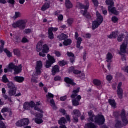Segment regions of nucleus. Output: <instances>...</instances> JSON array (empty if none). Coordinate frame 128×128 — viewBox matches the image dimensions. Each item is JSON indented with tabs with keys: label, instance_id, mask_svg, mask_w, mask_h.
I'll use <instances>...</instances> for the list:
<instances>
[{
	"label": "nucleus",
	"instance_id": "1",
	"mask_svg": "<svg viewBox=\"0 0 128 128\" xmlns=\"http://www.w3.org/2000/svg\"><path fill=\"white\" fill-rule=\"evenodd\" d=\"M88 114L90 116L89 118H88V122H94L95 124H97L99 126H102V124H104L106 122L104 116L102 115H98L97 116H95L94 114L92 111L88 112Z\"/></svg>",
	"mask_w": 128,
	"mask_h": 128
},
{
	"label": "nucleus",
	"instance_id": "2",
	"mask_svg": "<svg viewBox=\"0 0 128 128\" xmlns=\"http://www.w3.org/2000/svg\"><path fill=\"white\" fill-rule=\"evenodd\" d=\"M40 106V102H37L36 104L32 101L31 102H26L24 104V109L25 110H30V108H34L35 110H38V112L42 114L44 112L42 110L38 107Z\"/></svg>",
	"mask_w": 128,
	"mask_h": 128
},
{
	"label": "nucleus",
	"instance_id": "3",
	"mask_svg": "<svg viewBox=\"0 0 128 128\" xmlns=\"http://www.w3.org/2000/svg\"><path fill=\"white\" fill-rule=\"evenodd\" d=\"M42 61H38L36 62V72L35 74H33V77L32 78V82H36V84L38 82V80H34V78H38V76H40L42 74Z\"/></svg>",
	"mask_w": 128,
	"mask_h": 128
},
{
	"label": "nucleus",
	"instance_id": "4",
	"mask_svg": "<svg viewBox=\"0 0 128 128\" xmlns=\"http://www.w3.org/2000/svg\"><path fill=\"white\" fill-rule=\"evenodd\" d=\"M80 92V88H78L76 90L73 91V94L72 95V98H74L72 100L73 106H80V102L82 100V96H78V94Z\"/></svg>",
	"mask_w": 128,
	"mask_h": 128
},
{
	"label": "nucleus",
	"instance_id": "5",
	"mask_svg": "<svg viewBox=\"0 0 128 128\" xmlns=\"http://www.w3.org/2000/svg\"><path fill=\"white\" fill-rule=\"evenodd\" d=\"M78 6L79 8L81 10H81L82 14L84 16H86V18L88 20L92 18V16H90V14L88 12V8H90V2H88L86 6H84L82 4H79Z\"/></svg>",
	"mask_w": 128,
	"mask_h": 128
},
{
	"label": "nucleus",
	"instance_id": "6",
	"mask_svg": "<svg viewBox=\"0 0 128 128\" xmlns=\"http://www.w3.org/2000/svg\"><path fill=\"white\" fill-rule=\"evenodd\" d=\"M96 16L97 20L93 22L92 25V28L94 30H96V28H98L104 22V18L98 12H96Z\"/></svg>",
	"mask_w": 128,
	"mask_h": 128
},
{
	"label": "nucleus",
	"instance_id": "7",
	"mask_svg": "<svg viewBox=\"0 0 128 128\" xmlns=\"http://www.w3.org/2000/svg\"><path fill=\"white\" fill-rule=\"evenodd\" d=\"M28 23V20H19L16 23L12 24L13 28H19L20 30H24L26 26V24Z\"/></svg>",
	"mask_w": 128,
	"mask_h": 128
},
{
	"label": "nucleus",
	"instance_id": "8",
	"mask_svg": "<svg viewBox=\"0 0 128 128\" xmlns=\"http://www.w3.org/2000/svg\"><path fill=\"white\" fill-rule=\"evenodd\" d=\"M10 70H14V74H18L22 72V65L19 66H16L15 64L14 63H10L8 66Z\"/></svg>",
	"mask_w": 128,
	"mask_h": 128
},
{
	"label": "nucleus",
	"instance_id": "9",
	"mask_svg": "<svg viewBox=\"0 0 128 128\" xmlns=\"http://www.w3.org/2000/svg\"><path fill=\"white\" fill-rule=\"evenodd\" d=\"M8 88H10L8 94L10 96H16V88L13 82H10L8 84Z\"/></svg>",
	"mask_w": 128,
	"mask_h": 128
},
{
	"label": "nucleus",
	"instance_id": "10",
	"mask_svg": "<svg viewBox=\"0 0 128 128\" xmlns=\"http://www.w3.org/2000/svg\"><path fill=\"white\" fill-rule=\"evenodd\" d=\"M48 60L46 62V64L45 66L46 68H50L52 67V66L56 62V59H54V57L51 56L50 54L48 55Z\"/></svg>",
	"mask_w": 128,
	"mask_h": 128
},
{
	"label": "nucleus",
	"instance_id": "11",
	"mask_svg": "<svg viewBox=\"0 0 128 128\" xmlns=\"http://www.w3.org/2000/svg\"><path fill=\"white\" fill-rule=\"evenodd\" d=\"M113 58H114V56L112 55V53L108 52L106 54V62L108 63V68L109 70H110L112 69L111 62H112Z\"/></svg>",
	"mask_w": 128,
	"mask_h": 128
},
{
	"label": "nucleus",
	"instance_id": "12",
	"mask_svg": "<svg viewBox=\"0 0 128 128\" xmlns=\"http://www.w3.org/2000/svg\"><path fill=\"white\" fill-rule=\"evenodd\" d=\"M122 82H120L118 84L117 90L118 98L120 100L122 98V96H124V90L122 88Z\"/></svg>",
	"mask_w": 128,
	"mask_h": 128
},
{
	"label": "nucleus",
	"instance_id": "13",
	"mask_svg": "<svg viewBox=\"0 0 128 128\" xmlns=\"http://www.w3.org/2000/svg\"><path fill=\"white\" fill-rule=\"evenodd\" d=\"M72 115L73 116V118L75 122H78V118H80V116H81L80 110H74L72 112Z\"/></svg>",
	"mask_w": 128,
	"mask_h": 128
},
{
	"label": "nucleus",
	"instance_id": "14",
	"mask_svg": "<svg viewBox=\"0 0 128 128\" xmlns=\"http://www.w3.org/2000/svg\"><path fill=\"white\" fill-rule=\"evenodd\" d=\"M126 48H128V42H125L120 46V54L122 56V54H126Z\"/></svg>",
	"mask_w": 128,
	"mask_h": 128
},
{
	"label": "nucleus",
	"instance_id": "15",
	"mask_svg": "<svg viewBox=\"0 0 128 128\" xmlns=\"http://www.w3.org/2000/svg\"><path fill=\"white\" fill-rule=\"evenodd\" d=\"M36 116L37 118H35L34 120L36 124H40L44 122V120H42V118L44 116L42 114H37Z\"/></svg>",
	"mask_w": 128,
	"mask_h": 128
},
{
	"label": "nucleus",
	"instance_id": "16",
	"mask_svg": "<svg viewBox=\"0 0 128 128\" xmlns=\"http://www.w3.org/2000/svg\"><path fill=\"white\" fill-rule=\"evenodd\" d=\"M44 44V41L41 40L37 44L36 47V50L38 52H42V50Z\"/></svg>",
	"mask_w": 128,
	"mask_h": 128
},
{
	"label": "nucleus",
	"instance_id": "17",
	"mask_svg": "<svg viewBox=\"0 0 128 128\" xmlns=\"http://www.w3.org/2000/svg\"><path fill=\"white\" fill-rule=\"evenodd\" d=\"M108 10L110 12H111V14H115L116 16H118L120 14V12L116 10V8H112V6H108Z\"/></svg>",
	"mask_w": 128,
	"mask_h": 128
},
{
	"label": "nucleus",
	"instance_id": "18",
	"mask_svg": "<svg viewBox=\"0 0 128 128\" xmlns=\"http://www.w3.org/2000/svg\"><path fill=\"white\" fill-rule=\"evenodd\" d=\"M14 82L22 84L24 82V78L22 76H16L14 78Z\"/></svg>",
	"mask_w": 128,
	"mask_h": 128
},
{
	"label": "nucleus",
	"instance_id": "19",
	"mask_svg": "<svg viewBox=\"0 0 128 128\" xmlns=\"http://www.w3.org/2000/svg\"><path fill=\"white\" fill-rule=\"evenodd\" d=\"M57 72H60V67L58 66H55L52 68V75L56 76Z\"/></svg>",
	"mask_w": 128,
	"mask_h": 128
},
{
	"label": "nucleus",
	"instance_id": "20",
	"mask_svg": "<svg viewBox=\"0 0 128 128\" xmlns=\"http://www.w3.org/2000/svg\"><path fill=\"white\" fill-rule=\"evenodd\" d=\"M64 82L68 84H71L72 86H74L76 85V84L74 83L72 79L70 78H64Z\"/></svg>",
	"mask_w": 128,
	"mask_h": 128
},
{
	"label": "nucleus",
	"instance_id": "21",
	"mask_svg": "<svg viewBox=\"0 0 128 128\" xmlns=\"http://www.w3.org/2000/svg\"><path fill=\"white\" fill-rule=\"evenodd\" d=\"M76 40H77V48H78L79 50H82V48H84V47L80 46V45L82 44V38H78V39H76Z\"/></svg>",
	"mask_w": 128,
	"mask_h": 128
},
{
	"label": "nucleus",
	"instance_id": "22",
	"mask_svg": "<svg viewBox=\"0 0 128 128\" xmlns=\"http://www.w3.org/2000/svg\"><path fill=\"white\" fill-rule=\"evenodd\" d=\"M118 34H120V33H118V32L116 31L113 32H112L109 36H108V38H116L118 36Z\"/></svg>",
	"mask_w": 128,
	"mask_h": 128
},
{
	"label": "nucleus",
	"instance_id": "23",
	"mask_svg": "<svg viewBox=\"0 0 128 128\" xmlns=\"http://www.w3.org/2000/svg\"><path fill=\"white\" fill-rule=\"evenodd\" d=\"M69 70L70 72H72L74 74H82V71L76 70L74 66L70 68Z\"/></svg>",
	"mask_w": 128,
	"mask_h": 128
},
{
	"label": "nucleus",
	"instance_id": "24",
	"mask_svg": "<svg viewBox=\"0 0 128 128\" xmlns=\"http://www.w3.org/2000/svg\"><path fill=\"white\" fill-rule=\"evenodd\" d=\"M67 54L68 56L70 58V62L72 64H74V60H76V56H74V54L72 52H68Z\"/></svg>",
	"mask_w": 128,
	"mask_h": 128
},
{
	"label": "nucleus",
	"instance_id": "25",
	"mask_svg": "<svg viewBox=\"0 0 128 128\" xmlns=\"http://www.w3.org/2000/svg\"><path fill=\"white\" fill-rule=\"evenodd\" d=\"M2 120H4V117H2V116L0 114V128H6V124H4V122Z\"/></svg>",
	"mask_w": 128,
	"mask_h": 128
},
{
	"label": "nucleus",
	"instance_id": "26",
	"mask_svg": "<svg viewBox=\"0 0 128 128\" xmlns=\"http://www.w3.org/2000/svg\"><path fill=\"white\" fill-rule=\"evenodd\" d=\"M58 38H59L60 40H66V39L68 38V36L64 34H62L58 36Z\"/></svg>",
	"mask_w": 128,
	"mask_h": 128
},
{
	"label": "nucleus",
	"instance_id": "27",
	"mask_svg": "<svg viewBox=\"0 0 128 128\" xmlns=\"http://www.w3.org/2000/svg\"><path fill=\"white\" fill-rule=\"evenodd\" d=\"M21 122L23 126H28L30 124V120L28 118H24L21 120Z\"/></svg>",
	"mask_w": 128,
	"mask_h": 128
},
{
	"label": "nucleus",
	"instance_id": "28",
	"mask_svg": "<svg viewBox=\"0 0 128 128\" xmlns=\"http://www.w3.org/2000/svg\"><path fill=\"white\" fill-rule=\"evenodd\" d=\"M66 6L67 8H72L74 6L72 4V2L70 0H66Z\"/></svg>",
	"mask_w": 128,
	"mask_h": 128
},
{
	"label": "nucleus",
	"instance_id": "29",
	"mask_svg": "<svg viewBox=\"0 0 128 128\" xmlns=\"http://www.w3.org/2000/svg\"><path fill=\"white\" fill-rule=\"evenodd\" d=\"M42 48V52H44V54H48V52H50V48H48L46 44L43 46Z\"/></svg>",
	"mask_w": 128,
	"mask_h": 128
},
{
	"label": "nucleus",
	"instance_id": "30",
	"mask_svg": "<svg viewBox=\"0 0 128 128\" xmlns=\"http://www.w3.org/2000/svg\"><path fill=\"white\" fill-rule=\"evenodd\" d=\"M109 103L110 106H112V108H116V101L112 100H109Z\"/></svg>",
	"mask_w": 128,
	"mask_h": 128
},
{
	"label": "nucleus",
	"instance_id": "31",
	"mask_svg": "<svg viewBox=\"0 0 128 128\" xmlns=\"http://www.w3.org/2000/svg\"><path fill=\"white\" fill-rule=\"evenodd\" d=\"M50 4H45L41 8V10L42 12H45V10H46L48 8H50Z\"/></svg>",
	"mask_w": 128,
	"mask_h": 128
},
{
	"label": "nucleus",
	"instance_id": "32",
	"mask_svg": "<svg viewBox=\"0 0 128 128\" xmlns=\"http://www.w3.org/2000/svg\"><path fill=\"white\" fill-rule=\"evenodd\" d=\"M58 124L60 126H62V124H66V120L64 118H62L58 121Z\"/></svg>",
	"mask_w": 128,
	"mask_h": 128
},
{
	"label": "nucleus",
	"instance_id": "33",
	"mask_svg": "<svg viewBox=\"0 0 128 128\" xmlns=\"http://www.w3.org/2000/svg\"><path fill=\"white\" fill-rule=\"evenodd\" d=\"M72 41L70 39H67L64 40V44L66 46H70V44H72Z\"/></svg>",
	"mask_w": 128,
	"mask_h": 128
},
{
	"label": "nucleus",
	"instance_id": "34",
	"mask_svg": "<svg viewBox=\"0 0 128 128\" xmlns=\"http://www.w3.org/2000/svg\"><path fill=\"white\" fill-rule=\"evenodd\" d=\"M106 4L110 6H114V0H106Z\"/></svg>",
	"mask_w": 128,
	"mask_h": 128
},
{
	"label": "nucleus",
	"instance_id": "35",
	"mask_svg": "<svg viewBox=\"0 0 128 128\" xmlns=\"http://www.w3.org/2000/svg\"><path fill=\"white\" fill-rule=\"evenodd\" d=\"M86 126L87 128H98V127L92 123H88L86 124Z\"/></svg>",
	"mask_w": 128,
	"mask_h": 128
},
{
	"label": "nucleus",
	"instance_id": "36",
	"mask_svg": "<svg viewBox=\"0 0 128 128\" xmlns=\"http://www.w3.org/2000/svg\"><path fill=\"white\" fill-rule=\"evenodd\" d=\"M54 98V95L52 94V93H48V94L46 95V98L48 102H49L50 100V98Z\"/></svg>",
	"mask_w": 128,
	"mask_h": 128
},
{
	"label": "nucleus",
	"instance_id": "37",
	"mask_svg": "<svg viewBox=\"0 0 128 128\" xmlns=\"http://www.w3.org/2000/svg\"><path fill=\"white\" fill-rule=\"evenodd\" d=\"M120 116H121L122 118H126V110H122L120 114Z\"/></svg>",
	"mask_w": 128,
	"mask_h": 128
},
{
	"label": "nucleus",
	"instance_id": "38",
	"mask_svg": "<svg viewBox=\"0 0 128 128\" xmlns=\"http://www.w3.org/2000/svg\"><path fill=\"white\" fill-rule=\"evenodd\" d=\"M93 82L95 86H100L102 84V82L100 80H94Z\"/></svg>",
	"mask_w": 128,
	"mask_h": 128
},
{
	"label": "nucleus",
	"instance_id": "39",
	"mask_svg": "<svg viewBox=\"0 0 128 128\" xmlns=\"http://www.w3.org/2000/svg\"><path fill=\"white\" fill-rule=\"evenodd\" d=\"M115 126L116 128H122V126H124V125L122 124V122L118 121Z\"/></svg>",
	"mask_w": 128,
	"mask_h": 128
},
{
	"label": "nucleus",
	"instance_id": "40",
	"mask_svg": "<svg viewBox=\"0 0 128 128\" xmlns=\"http://www.w3.org/2000/svg\"><path fill=\"white\" fill-rule=\"evenodd\" d=\"M14 52L16 56H20V50H14Z\"/></svg>",
	"mask_w": 128,
	"mask_h": 128
},
{
	"label": "nucleus",
	"instance_id": "41",
	"mask_svg": "<svg viewBox=\"0 0 128 128\" xmlns=\"http://www.w3.org/2000/svg\"><path fill=\"white\" fill-rule=\"evenodd\" d=\"M4 52H6V54L8 58H12V52H10V51H8V49H4Z\"/></svg>",
	"mask_w": 128,
	"mask_h": 128
},
{
	"label": "nucleus",
	"instance_id": "42",
	"mask_svg": "<svg viewBox=\"0 0 128 128\" xmlns=\"http://www.w3.org/2000/svg\"><path fill=\"white\" fill-rule=\"evenodd\" d=\"M66 64H68V62L64 60L59 62V65L60 66H66Z\"/></svg>",
	"mask_w": 128,
	"mask_h": 128
},
{
	"label": "nucleus",
	"instance_id": "43",
	"mask_svg": "<svg viewBox=\"0 0 128 128\" xmlns=\"http://www.w3.org/2000/svg\"><path fill=\"white\" fill-rule=\"evenodd\" d=\"M48 38L50 40H54V33L51 31H50V30H48Z\"/></svg>",
	"mask_w": 128,
	"mask_h": 128
},
{
	"label": "nucleus",
	"instance_id": "44",
	"mask_svg": "<svg viewBox=\"0 0 128 128\" xmlns=\"http://www.w3.org/2000/svg\"><path fill=\"white\" fill-rule=\"evenodd\" d=\"M10 110L6 107L4 108L2 110V114H6V112H8Z\"/></svg>",
	"mask_w": 128,
	"mask_h": 128
},
{
	"label": "nucleus",
	"instance_id": "45",
	"mask_svg": "<svg viewBox=\"0 0 128 128\" xmlns=\"http://www.w3.org/2000/svg\"><path fill=\"white\" fill-rule=\"evenodd\" d=\"M67 22L69 26H70L72 24H74V19L73 18H69L67 20Z\"/></svg>",
	"mask_w": 128,
	"mask_h": 128
},
{
	"label": "nucleus",
	"instance_id": "46",
	"mask_svg": "<svg viewBox=\"0 0 128 128\" xmlns=\"http://www.w3.org/2000/svg\"><path fill=\"white\" fill-rule=\"evenodd\" d=\"M117 40L118 42H122V40H124V35L120 34L118 36Z\"/></svg>",
	"mask_w": 128,
	"mask_h": 128
},
{
	"label": "nucleus",
	"instance_id": "47",
	"mask_svg": "<svg viewBox=\"0 0 128 128\" xmlns=\"http://www.w3.org/2000/svg\"><path fill=\"white\" fill-rule=\"evenodd\" d=\"M24 32L26 34H30L32 32V30L30 29H26L24 30Z\"/></svg>",
	"mask_w": 128,
	"mask_h": 128
},
{
	"label": "nucleus",
	"instance_id": "48",
	"mask_svg": "<svg viewBox=\"0 0 128 128\" xmlns=\"http://www.w3.org/2000/svg\"><path fill=\"white\" fill-rule=\"evenodd\" d=\"M22 42L23 44H26V42H30V40L28 38H26V37H24L22 40Z\"/></svg>",
	"mask_w": 128,
	"mask_h": 128
},
{
	"label": "nucleus",
	"instance_id": "49",
	"mask_svg": "<svg viewBox=\"0 0 128 128\" xmlns=\"http://www.w3.org/2000/svg\"><path fill=\"white\" fill-rule=\"evenodd\" d=\"M16 126L18 127L22 128V120H18L16 123Z\"/></svg>",
	"mask_w": 128,
	"mask_h": 128
},
{
	"label": "nucleus",
	"instance_id": "50",
	"mask_svg": "<svg viewBox=\"0 0 128 128\" xmlns=\"http://www.w3.org/2000/svg\"><path fill=\"white\" fill-rule=\"evenodd\" d=\"M114 116H115V118H118L120 116V112L117 111V112H114Z\"/></svg>",
	"mask_w": 128,
	"mask_h": 128
},
{
	"label": "nucleus",
	"instance_id": "51",
	"mask_svg": "<svg viewBox=\"0 0 128 128\" xmlns=\"http://www.w3.org/2000/svg\"><path fill=\"white\" fill-rule=\"evenodd\" d=\"M48 30H50V32H58V28H49Z\"/></svg>",
	"mask_w": 128,
	"mask_h": 128
},
{
	"label": "nucleus",
	"instance_id": "52",
	"mask_svg": "<svg viewBox=\"0 0 128 128\" xmlns=\"http://www.w3.org/2000/svg\"><path fill=\"white\" fill-rule=\"evenodd\" d=\"M50 100V104H51V106L52 108L56 107V104L54 103V99H51Z\"/></svg>",
	"mask_w": 128,
	"mask_h": 128
},
{
	"label": "nucleus",
	"instance_id": "53",
	"mask_svg": "<svg viewBox=\"0 0 128 128\" xmlns=\"http://www.w3.org/2000/svg\"><path fill=\"white\" fill-rule=\"evenodd\" d=\"M2 82H5L6 84V82H8V78H6V76L4 75V76H3Z\"/></svg>",
	"mask_w": 128,
	"mask_h": 128
},
{
	"label": "nucleus",
	"instance_id": "54",
	"mask_svg": "<svg viewBox=\"0 0 128 128\" xmlns=\"http://www.w3.org/2000/svg\"><path fill=\"white\" fill-rule=\"evenodd\" d=\"M112 21L113 22H114V24H116V22H118V18H116V16H113L112 18Z\"/></svg>",
	"mask_w": 128,
	"mask_h": 128
},
{
	"label": "nucleus",
	"instance_id": "55",
	"mask_svg": "<svg viewBox=\"0 0 128 128\" xmlns=\"http://www.w3.org/2000/svg\"><path fill=\"white\" fill-rule=\"evenodd\" d=\"M58 20L60 22H62L64 20V16L63 15H60L58 16Z\"/></svg>",
	"mask_w": 128,
	"mask_h": 128
},
{
	"label": "nucleus",
	"instance_id": "56",
	"mask_svg": "<svg viewBox=\"0 0 128 128\" xmlns=\"http://www.w3.org/2000/svg\"><path fill=\"white\" fill-rule=\"evenodd\" d=\"M92 2L94 4V6H98V0H92Z\"/></svg>",
	"mask_w": 128,
	"mask_h": 128
},
{
	"label": "nucleus",
	"instance_id": "57",
	"mask_svg": "<svg viewBox=\"0 0 128 128\" xmlns=\"http://www.w3.org/2000/svg\"><path fill=\"white\" fill-rule=\"evenodd\" d=\"M54 54L56 56H58V58H60V56H62V54H60V52L54 51Z\"/></svg>",
	"mask_w": 128,
	"mask_h": 128
},
{
	"label": "nucleus",
	"instance_id": "58",
	"mask_svg": "<svg viewBox=\"0 0 128 128\" xmlns=\"http://www.w3.org/2000/svg\"><path fill=\"white\" fill-rule=\"evenodd\" d=\"M106 80H108V82H110L112 80V76L110 75H108L106 76Z\"/></svg>",
	"mask_w": 128,
	"mask_h": 128
},
{
	"label": "nucleus",
	"instance_id": "59",
	"mask_svg": "<svg viewBox=\"0 0 128 128\" xmlns=\"http://www.w3.org/2000/svg\"><path fill=\"white\" fill-rule=\"evenodd\" d=\"M62 80V78H60V76H57L55 77L54 78V80H55V82H58V80Z\"/></svg>",
	"mask_w": 128,
	"mask_h": 128
},
{
	"label": "nucleus",
	"instance_id": "60",
	"mask_svg": "<svg viewBox=\"0 0 128 128\" xmlns=\"http://www.w3.org/2000/svg\"><path fill=\"white\" fill-rule=\"evenodd\" d=\"M4 98L5 100H8L9 101L12 102V99L10 98L7 95L4 94Z\"/></svg>",
	"mask_w": 128,
	"mask_h": 128
},
{
	"label": "nucleus",
	"instance_id": "61",
	"mask_svg": "<svg viewBox=\"0 0 128 128\" xmlns=\"http://www.w3.org/2000/svg\"><path fill=\"white\" fill-rule=\"evenodd\" d=\"M84 38H92V34H87L85 35Z\"/></svg>",
	"mask_w": 128,
	"mask_h": 128
},
{
	"label": "nucleus",
	"instance_id": "62",
	"mask_svg": "<svg viewBox=\"0 0 128 128\" xmlns=\"http://www.w3.org/2000/svg\"><path fill=\"white\" fill-rule=\"evenodd\" d=\"M20 13L18 12H16L15 14V18H20Z\"/></svg>",
	"mask_w": 128,
	"mask_h": 128
},
{
	"label": "nucleus",
	"instance_id": "63",
	"mask_svg": "<svg viewBox=\"0 0 128 128\" xmlns=\"http://www.w3.org/2000/svg\"><path fill=\"white\" fill-rule=\"evenodd\" d=\"M7 2H8V4H14V0H7Z\"/></svg>",
	"mask_w": 128,
	"mask_h": 128
},
{
	"label": "nucleus",
	"instance_id": "64",
	"mask_svg": "<svg viewBox=\"0 0 128 128\" xmlns=\"http://www.w3.org/2000/svg\"><path fill=\"white\" fill-rule=\"evenodd\" d=\"M46 54V53H44V52H40L39 54V56H42V58H44V56H46V54Z\"/></svg>",
	"mask_w": 128,
	"mask_h": 128
}]
</instances>
